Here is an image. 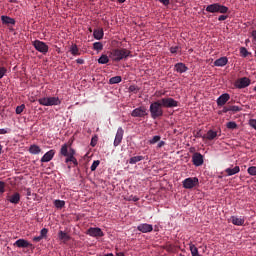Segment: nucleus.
<instances>
[{
    "mask_svg": "<svg viewBox=\"0 0 256 256\" xmlns=\"http://www.w3.org/2000/svg\"><path fill=\"white\" fill-rule=\"evenodd\" d=\"M179 102L173 97H163L159 101L150 104V114L152 119L162 118L164 114L163 107H178Z\"/></svg>",
    "mask_w": 256,
    "mask_h": 256,
    "instance_id": "1",
    "label": "nucleus"
},
{
    "mask_svg": "<svg viewBox=\"0 0 256 256\" xmlns=\"http://www.w3.org/2000/svg\"><path fill=\"white\" fill-rule=\"evenodd\" d=\"M75 154V149L69 148L68 144H62L60 155L66 156V163L72 162L74 166H78V161L75 158Z\"/></svg>",
    "mask_w": 256,
    "mask_h": 256,
    "instance_id": "2",
    "label": "nucleus"
},
{
    "mask_svg": "<svg viewBox=\"0 0 256 256\" xmlns=\"http://www.w3.org/2000/svg\"><path fill=\"white\" fill-rule=\"evenodd\" d=\"M130 54L131 50L128 49H113L111 50L110 58L115 62H119L128 59Z\"/></svg>",
    "mask_w": 256,
    "mask_h": 256,
    "instance_id": "3",
    "label": "nucleus"
},
{
    "mask_svg": "<svg viewBox=\"0 0 256 256\" xmlns=\"http://www.w3.org/2000/svg\"><path fill=\"white\" fill-rule=\"evenodd\" d=\"M206 12L209 13H227L229 12V8L225 5H221V3H212L211 5H207Z\"/></svg>",
    "mask_w": 256,
    "mask_h": 256,
    "instance_id": "4",
    "label": "nucleus"
},
{
    "mask_svg": "<svg viewBox=\"0 0 256 256\" xmlns=\"http://www.w3.org/2000/svg\"><path fill=\"white\" fill-rule=\"evenodd\" d=\"M38 103L41 104V106H59L61 104V100L59 97H41L38 100Z\"/></svg>",
    "mask_w": 256,
    "mask_h": 256,
    "instance_id": "5",
    "label": "nucleus"
},
{
    "mask_svg": "<svg viewBox=\"0 0 256 256\" xmlns=\"http://www.w3.org/2000/svg\"><path fill=\"white\" fill-rule=\"evenodd\" d=\"M33 46L36 51L41 52V54L46 55L47 52H49V45H47L45 42H42V40H34Z\"/></svg>",
    "mask_w": 256,
    "mask_h": 256,
    "instance_id": "6",
    "label": "nucleus"
},
{
    "mask_svg": "<svg viewBox=\"0 0 256 256\" xmlns=\"http://www.w3.org/2000/svg\"><path fill=\"white\" fill-rule=\"evenodd\" d=\"M147 114V107L145 106L136 107V109H133V111L131 112L132 118H145Z\"/></svg>",
    "mask_w": 256,
    "mask_h": 256,
    "instance_id": "7",
    "label": "nucleus"
},
{
    "mask_svg": "<svg viewBox=\"0 0 256 256\" xmlns=\"http://www.w3.org/2000/svg\"><path fill=\"white\" fill-rule=\"evenodd\" d=\"M182 185L187 190H192L195 188V186L199 185V178L193 177V178H186L184 181H182Z\"/></svg>",
    "mask_w": 256,
    "mask_h": 256,
    "instance_id": "8",
    "label": "nucleus"
},
{
    "mask_svg": "<svg viewBox=\"0 0 256 256\" xmlns=\"http://www.w3.org/2000/svg\"><path fill=\"white\" fill-rule=\"evenodd\" d=\"M251 84V80L249 77H241L240 79L235 80L234 86L237 89H244L245 87H249Z\"/></svg>",
    "mask_w": 256,
    "mask_h": 256,
    "instance_id": "9",
    "label": "nucleus"
},
{
    "mask_svg": "<svg viewBox=\"0 0 256 256\" xmlns=\"http://www.w3.org/2000/svg\"><path fill=\"white\" fill-rule=\"evenodd\" d=\"M86 233H87V235H90V237H95V238L104 237L103 230H101V228L98 226H96V227L91 226L90 228H88Z\"/></svg>",
    "mask_w": 256,
    "mask_h": 256,
    "instance_id": "10",
    "label": "nucleus"
},
{
    "mask_svg": "<svg viewBox=\"0 0 256 256\" xmlns=\"http://www.w3.org/2000/svg\"><path fill=\"white\" fill-rule=\"evenodd\" d=\"M14 245L19 249H27L29 247H33L32 243L28 242V240H25V238H19L18 240H16Z\"/></svg>",
    "mask_w": 256,
    "mask_h": 256,
    "instance_id": "11",
    "label": "nucleus"
},
{
    "mask_svg": "<svg viewBox=\"0 0 256 256\" xmlns=\"http://www.w3.org/2000/svg\"><path fill=\"white\" fill-rule=\"evenodd\" d=\"M192 163L195 166H201L204 163V157L201 153H194L192 155Z\"/></svg>",
    "mask_w": 256,
    "mask_h": 256,
    "instance_id": "12",
    "label": "nucleus"
},
{
    "mask_svg": "<svg viewBox=\"0 0 256 256\" xmlns=\"http://www.w3.org/2000/svg\"><path fill=\"white\" fill-rule=\"evenodd\" d=\"M55 153H56L55 149H50L49 151H47V153L44 154V156H42L40 161L42 163H48L49 161L53 160Z\"/></svg>",
    "mask_w": 256,
    "mask_h": 256,
    "instance_id": "13",
    "label": "nucleus"
},
{
    "mask_svg": "<svg viewBox=\"0 0 256 256\" xmlns=\"http://www.w3.org/2000/svg\"><path fill=\"white\" fill-rule=\"evenodd\" d=\"M137 230L142 233H150L153 232V225L150 223H141L137 226Z\"/></svg>",
    "mask_w": 256,
    "mask_h": 256,
    "instance_id": "14",
    "label": "nucleus"
},
{
    "mask_svg": "<svg viewBox=\"0 0 256 256\" xmlns=\"http://www.w3.org/2000/svg\"><path fill=\"white\" fill-rule=\"evenodd\" d=\"M125 131L123 128H118L114 139V146H119L122 143Z\"/></svg>",
    "mask_w": 256,
    "mask_h": 256,
    "instance_id": "15",
    "label": "nucleus"
},
{
    "mask_svg": "<svg viewBox=\"0 0 256 256\" xmlns=\"http://www.w3.org/2000/svg\"><path fill=\"white\" fill-rule=\"evenodd\" d=\"M7 200L10 201V203H13L14 205H18V203H20L21 200V195L18 192L13 193L12 195L7 196Z\"/></svg>",
    "mask_w": 256,
    "mask_h": 256,
    "instance_id": "16",
    "label": "nucleus"
},
{
    "mask_svg": "<svg viewBox=\"0 0 256 256\" xmlns=\"http://www.w3.org/2000/svg\"><path fill=\"white\" fill-rule=\"evenodd\" d=\"M174 71L179 72V74H183L188 71V67L184 62H178L174 65Z\"/></svg>",
    "mask_w": 256,
    "mask_h": 256,
    "instance_id": "17",
    "label": "nucleus"
},
{
    "mask_svg": "<svg viewBox=\"0 0 256 256\" xmlns=\"http://www.w3.org/2000/svg\"><path fill=\"white\" fill-rule=\"evenodd\" d=\"M48 232V228H42V230H40V235L38 237L33 238V242H41V240L47 239Z\"/></svg>",
    "mask_w": 256,
    "mask_h": 256,
    "instance_id": "18",
    "label": "nucleus"
},
{
    "mask_svg": "<svg viewBox=\"0 0 256 256\" xmlns=\"http://www.w3.org/2000/svg\"><path fill=\"white\" fill-rule=\"evenodd\" d=\"M229 99H230V96L228 93L222 94L217 99L218 106H225V104L228 103Z\"/></svg>",
    "mask_w": 256,
    "mask_h": 256,
    "instance_id": "19",
    "label": "nucleus"
},
{
    "mask_svg": "<svg viewBox=\"0 0 256 256\" xmlns=\"http://www.w3.org/2000/svg\"><path fill=\"white\" fill-rule=\"evenodd\" d=\"M230 221L234 224V225H237V226H242L244 225L245 223V220L244 218L242 217H238V216H231L230 217Z\"/></svg>",
    "mask_w": 256,
    "mask_h": 256,
    "instance_id": "20",
    "label": "nucleus"
},
{
    "mask_svg": "<svg viewBox=\"0 0 256 256\" xmlns=\"http://www.w3.org/2000/svg\"><path fill=\"white\" fill-rule=\"evenodd\" d=\"M1 20H2V24H6V25H10V24L15 25L16 23L15 18L8 17L7 15H2Z\"/></svg>",
    "mask_w": 256,
    "mask_h": 256,
    "instance_id": "21",
    "label": "nucleus"
},
{
    "mask_svg": "<svg viewBox=\"0 0 256 256\" xmlns=\"http://www.w3.org/2000/svg\"><path fill=\"white\" fill-rule=\"evenodd\" d=\"M227 64H228L227 57H220V59H217L214 61V66H217V67L227 66Z\"/></svg>",
    "mask_w": 256,
    "mask_h": 256,
    "instance_id": "22",
    "label": "nucleus"
},
{
    "mask_svg": "<svg viewBox=\"0 0 256 256\" xmlns=\"http://www.w3.org/2000/svg\"><path fill=\"white\" fill-rule=\"evenodd\" d=\"M94 39L101 40L104 36V29L103 28H95L94 29Z\"/></svg>",
    "mask_w": 256,
    "mask_h": 256,
    "instance_id": "23",
    "label": "nucleus"
},
{
    "mask_svg": "<svg viewBox=\"0 0 256 256\" xmlns=\"http://www.w3.org/2000/svg\"><path fill=\"white\" fill-rule=\"evenodd\" d=\"M240 166H235L234 168H226L225 172L228 176L237 175L240 173Z\"/></svg>",
    "mask_w": 256,
    "mask_h": 256,
    "instance_id": "24",
    "label": "nucleus"
},
{
    "mask_svg": "<svg viewBox=\"0 0 256 256\" xmlns=\"http://www.w3.org/2000/svg\"><path fill=\"white\" fill-rule=\"evenodd\" d=\"M29 151L32 155H39V153H41V148L38 146V144H32Z\"/></svg>",
    "mask_w": 256,
    "mask_h": 256,
    "instance_id": "25",
    "label": "nucleus"
},
{
    "mask_svg": "<svg viewBox=\"0 0 256 256\" xmlns=\"http://www.w3.org/2000/svg\"><path fill=\"white\" fill-rule=\"evenodd\" d=\"M189 250L192 256H201L199 253V248L195 247L193 243H190Z\"/></svg>",
    "mask_w": 256,
    "mask_h": 256,
    "instance_id": "26",
    "label": "nucleus"
},
{
    "mask_svg": "<svg viewBox=\"0 0 256 256\" xmlns=\"http://www.w3.org/2000/svg\"><path fill=\"white\" fill-rule=\"evenodd\" d=\"M143 160H144V156H133L132 158L129 159V164L136 165V163Z\"/></svg>",
    "mask_w": 256,
    "mask_h": 256,
    "instance_id": "27",
    "label": "nucleus"
},
{
    "mask_svg": "<svg viewBox=\"0 0 256 256\" xmlns=\"http://www.w3.org/2000/svg\"><path fill=\"white\" fill-rule=\"evenodd\" d=\"M58 237L60 240H63L64 242H68L70 240L68 233L63 232V230H60V232L58 233Z\"/></svg>",
    "mask_w": 256,
    "mask_h": 256,
    "instance_id": "28",
    "label": "nucleus"
},
{
    "mask_svg": "<svg viewBox=\"0 0 256 256\" xmlns=\"http://www.w3.org/2000/svg\"><path fill=\"white\" fill-rule=\"evenodd\" d=\"M217 137V132L216 131H213V129H210L206 136H203V138H206V139H209V140H212V139H215Z\"/></svg>",
    "mask_w": 256,
    "mask_h": 256,
    "instance_id": "29",
    "label": "nucleus"
},
{
    "mask_svg": "<svg viewBox=\"0 0 256 256\" xmlns=\"http://www.w3.org/2000/svg\"><path fill=\"white\" fill-rule=\"evenodd\" d=\"M70 52L72 55H81V52L79 50V47L77 46V44H72L70 47Z\"/></svg>",
    "mask_w": 256,
    "mask_h": 256,
    "instance_id": "30",
    "label": "nucleus"
},
{
    "mask_svg": "<svg viewBox=\"0 0 256 256\" xmlns=\"http://www.w3.org/2000/svg\"><path fill=\"white\" fill-rule=\"evenodd\" d=\"M54 205L56 208L61 209L64 208L66 205V201L64 200H54Z\"/></svg>",
    "mask_w": 256,
    "mask_h": 256,
    "instance_id": "31",
    "label": "nucleus"
},
{
    "mask_svg": "<svg viewBox=\"0 0 256 256\" xmlns=\"http://www.w3.org/2000/svg\"><path fill=\"white\" fill-rule=\"evenodd\" d=\"M108 62H109V57L108 55H105V54H102L100 56V59H98L99 64H108Z\"/></svg>",
    "mask_w": 256,
    "mask_h": 256,
    "instance_id": "32",
    "label": "nucleus"
},
{
    "mask_svg": "<svg viewBox=\"0 0 256 256\" xmlns=\"http://www.w3.org/2000/svg\"><path fill=\"white\" fill-rule=\"evenodd\" d=\"M119 82H122L121 76H114V77H111L109 80V84H119Z\"/></svg>",
    "mask_w": 256,
    "mask_h": 256,
    "instance_id": "33",
    "label": "nucleus"
},
{
    "mask_svg": "<svg viewBox=\"0 0 256 256\" xmlns=\"http://www.w3.org/2000/svg\"><path fill=\"white\" fill-rule=\"evenodd\" d=\"M103 47L104 45L102 44V42H94L93 44L94 51H103Z\"/></svg>",
    "mask_w": 256,
    "mask_h": 256,
    "instance_id": "34",
    "label": "nucleus"
},
{
    "mask_svg": "<svg viewBox=\"0 0 256 256\" xmlns=\"http://www.w3.org/2000/svg\"><path fill=\"white\" fill-rule=\"evenodd\" d=\"M100 160L99 159H96L90 166V170L91 171H95L97 170L98 166L100 165Z\"/></svg>",
    "mask_w": 256,
    "mask_h": 256,
    "instance_id": "35",
    "label": "nucleus"
},
{
    "mask_svg": "<svg viewBox=\"0 0 256 256\" xmlns=\"http://www.w3.org/2000/svg\"><path fill=\"white\" fill-rule=\"evenodd\" d=\"M7 67L0 66V79H3V77L7 76Z\"/></svg>",
    "mask_w": 256,
    "mask_h": 256,
    "instance_id": "36",
    "label": "nucleus"
},
{
    "mask_svg": "<svg viewBox=\"0 0 256 256\" xmlns=\"http://www.w3.org/2000/svg\"><path fill=\"white\" fill-rule=\"evenodd\" d=\"M226 126H227L228 129H236L238 127L237 122H235V121L227 122Z\"/></svg>",
    "mask_w": 256,
    "mask_h": 256,
    "instance_id": "37",
    "label": "nucleus"
},
{
    "mask_svg": "<svg viewBox=\"0 0 256 256\" xmlns=\"http://www.w3.org/2000/svg\"><path fill=\"white\" fill-rule=\"evenodd\" d=\"M161 139V136H153L152 139H150L149 144L150 145H156Z\"/></svg>",
    "mask_w": 256,
    "mask_h": 256,
    "instance_id": "38",
    "label": "nucleus"
},
{
    "mask_svg": "<svg viewBox=\"0 0 256 256\" xmlns=\"http://www.w3.org/2000/svg\"><path fill=\"white\" fill-rule=\"evenodd\" d=\"M247 171L249 175L256 176V166H250Z\"/></svg>",
    "mask_w": 256,
    "mask_h": 256,
    "instance_id": "39",
    "label": "nucleus"
},
{
    "mask_svg": "<svg viewBox=\"0 0 256 256\" xmlns=\"http://www.w3.org/2000/svg\"><path fill=\"white\" fill-rule=\"evenodd\" d=\"M24 109H26L25 104H21L20 106L16 107V114H21L23 113Z\"/></svg>",
    "mask_w": 256,
    "mask_h": 256,
    "instance_id": "40",
    "label": "nucleus"
},
{
    "mask_svg": "<svg viewBox=\"0 0 256 256\" xmlns=\"http://www.w3.org/2000/svg\"><path fill=\"white\" fill-rule=\"evenodd\" d=\"M240 54L243 56V57H247L249 55V50L246 49V47H241L240 49Z\"/></svg>",
    "mask_w": 256,
    "mask_h": 256,
    "instance_id": "41",
    "label": "nucleus"
},
{
    "mask_svg": "<svg viewBox=\"0 0 256 256\" xmlns=\"http://www.w3.org/2000/svg\"><path fill=\"white\" fill-rule=\"evenodd\" d=\"M230 111H232L233 113H238L241 111V107L240 106H229Z\"/></svg>",
    "mask_w": 256,
    "mask_h": 256,
    "instance_id": "42",
    "label": "nucleus"
},
{
    "mask_svg": "<svg viewBox=\"0 0 256 256\" xmlns=\"http://www.w3.org/2000/svg\"><path fill=\"white\" fill-rule=\"evenodd\" d=\"M129 91L133 92L134 94H137L139 92L138 86H129Z\"/></svg>",
    "mask_w": 256,
    "mask_h": 256,
    "instance_id": "43",
    "label": "nucleus"
},
{
    "mask_svg": "<svg viewBox=\"0 0 256 256\" xmlns=\"http://www.w3.org/2000/svg\"><path fill=\"white\" fill-rule=\"evenodd\" d=\"M179 49H180V47L178 45H176L175 47H170V52L172 54H177Z\"/></svg>",
    "mask_w": 256,
    "mask_h": 256,
    "instance_id": "44",
    "label": "nucleus"
},
{
    "mask_svg": "<svg viewBox=\"0 0 256 256\" xmlns=\"http://www.w3.org/2000/svg\"><path fill=\"white\" fill-rule=\"evenodd\" d=\"M0 193H5V182L0 181Z\"/></svg>",
    "mask_w": 256,
    "mask_h": 256,
    "instance_id": "45",
    "label": "nucleus"
},
{
    "mask_svg": "<svg viewBox=\"0 0 256 256\" xmlns=\"http://www.w3.org/2000/svg\"><path fill=\"white\" fill-rule=\"evenodd\" d=\"M250 126L256 130V119H250Z\"/></svg>",
    "mask_w": 256,
    "mask_h": 256,
    "instance_id": "46",
    "label": "nucleus"
},
{
    "mask_svg": "<svg viewBox=\"0 0 256 256\" xmlns=\"http://www.w3.org/2000/svg\"><path fill=\"white\" fill-rule=\"evenodd\" d=\"M97 141H98V138H97V137L92 138V139H91V142H90V145H91V146H96V145H97Z\"/></svg>",
    "mask_w": 256,
    "mask_h": 256,
    "instance_id": "47",
    "label": "nucleus"
},
{
    "mask_svg": "<svg viewBox=\"0 0 256 256\" xmlns=\"http://www.w3.org/2000/svg\"><path fill=\"white\" fill-rule=\"evenodd\" d=\"M7 133H10V129H8V128H1L0 129V134H7Z\"/></svg>",
    "mask_w": 256,
    "mask_h": 256,
    "instance_id": "48",
    "label": "nucleus"
},
{
    "mask_svg": "<svg viewBox=\"0 0 256 256\" xmlns=\"http://www.w3.org/2000/svg\"><path fill=\"white\" fill-rule=\"evenodd\" d=\"M227 19H228V15H220L219 18H218V20L220 22H222L223 20H227Z\"/></svg>",
    "mask_w": 256,
    "mask_h": 256,
    "instance_id": "49",
    "label": "nucleus"
},
{
    "mask_svg": "<svg viewBox=\"0 0 256 256\" xmlns=\"http://www.w3.org/2000/svg\"><path fill=\"white\" fill-rule=\"evenodd\" d=\"M26 195H27V197H31V195H32L31 188H26Z\"/></svg>",
    "mask_w": 256,
    "mask_h": 256,
    "instance_id": "50",
    "label": "nucleus"
},
{
    "mask_svg": "<svg viewBox=\"0 0 256 256\" xmlns=\"http://www.w3.org/2000/svg\"><path fill=\"white\" fill-rule=\"evenodd\" d=\"M159 2L163 3V5L167 6L170 3V0H159Z\"/></svg>",
    "mask_w": 256,
    "mask_h": 256,
    "instance_id": "51",
    "label": "nucleus"
},
{
    "mask_svg": "<svg viewBox=\"0 0 256 256\" xmlns=\"http://www.w3.org/2000/svg\"><path fill=\"white\" fill-rule=\"evenodd\" d=\"M162 146H165V141H159L157 148H162Z\"/></svg>",
    "mask_w": 256,
    "mask_h": 256,
    "instance_id": "52",
    "label": "nucleus"
},
{
    "mask_svg": "<svg viewBox=\"0 0 256 256\" xmlns=\"http://www.w3.org/2000/svg\"><path fill=\"white\" fill-rule=\"evenodd\" d=\"M251 36L253 37V40L256 42V30H252Z\"/></svg>",
    "mask_w": 256,
    "mask_h": 256,
    "instance_id": "53",
    "label": "nucleus"
},
{
    "mask_svg": "<svg viewBox=\"0 0 256 256\" xmlns=\"http://www.w3.org/2000/svg\"><path fill=\"white\" fill-rule=\"evenodd\" d=\"M231 111L230 106L229 107H223V113H228Z\"/></svg>",
    "mask_w": 256,
    "mask_h": 256,
    "instance_id": "54",
    "label": "nucleus"
},
{
    "mask_svg": "<svg viewBox=\"0 0 256 256\" xmlns=\"http://www.w3.org/2000/svg\"><path fill=\"white\" fill-rule=\"evenodd\" d=\"M76 62H77V64H84L85 60H83V59H77Z\"/></svg>",
    "mask_w": 256,
    "mask_h": 256,
    "instance_id": "55",
    "label": "nucleus"
},
{
    "mask_svg": "<svg viewBox=\"0 0 256 256\" xmlns=\"http://www.w3.org/2000/svg\"><path fill=\"white\" fill-rule=\"evenodd\" d=\"M130 198H131V200H133V201H138V200H139L138 196H131Z\"/></svg>",
    "mask_w": 256,
    "mask_h": 256,
    "instance_id": "56",
    "label": "nucleus"
},
{
    "mask_svg": "<svg viewBox=\"0 0 256 256\" xmlns=\"http://www.w3.org/2000/svg\"><path fill=\"white\" fill-rule=\"evenodd\" d=\"M116 256H126V255L123 252H118V253H116Z\"/></svg>",
    "mask_w": 256,
    "mask_h": 256,
    "instance_id": "57",
    "label": "nucleus"
},
{
    "mask_svg": "<svg viewBox=\"0 0 256 256\" xmlns=\"http://www.w3.org/2000/svg\"><path fill=\"white\" fill-rule=\"evenodd\" d=\"M104 256H115L113 253H106Z\"/></svg>",
    "mask_w": 256,
    "mask_h": 256,
    "instance_id": "58",
    "label": "nucleus"
},
{
    "mask_svg": "<svg viewBox=\"0 0 256 256\" xmlns=\"http://www.w3.org/2000/svg\"><path fill=\"white\" fill-rule=\"evenodd\" d=\"M2 151H3V146H2V144H0V155H1Z\"/></svg>",
    "mask_w": 256,
    "mask_h": 256,
    "instance_id": "59",
    "label": "nucleus"
},
{
    "mask_svg": "<svg viewBox=\"0 0 256 256\" xmlns=\"http://www.w3.org/2000/svg\"><path fill=\"white\" fill-rule=\"evenodd\" d=\"M119 3H125L126 0H118Z\"/></svg>",
    "mask_w": 256,
    "mask_h": 256,
    "instance_id": "60",
    "label": "nucleus"
},
{
    "mask_svg": "<svg viewBox=\"0 0 256 256\" xmlns=\"http://www.w3.org/2000/svg\"><path fill=\"white\" fill-rule=\"evenodd\" d=\"M197 136H201L200 132H197Z\"/></svg>",
    "mask_w": 256,
    "mask_h": 256,
    "instance_id": "61",
    "label": "nucleus"
},
{
    "mask_svg": "<svg viewBox=\"0 0 256 256\" xmlns=\"http://www.w3.org/2000/svg\"><path fill=\"white\" fill-rule=\"evenodd\" d=\"M129 56L132 57V54L130 53Z\"/></svg>",
    "mask_w": 256,
    "mask_h": 256,
    "instance_id": "62",
    "label": "nucleus"
},
{
    "mask_svg": "<svg viewBox=\"0 0 256 256\" xmlns=\"http://www.w3.org/2000/svg\"><path fill=\"white\" fill-rule=\"evenodd\" d=\"M254 91H256V86L254 87Z\"/></svg>",
    "mask_w": 256,
    "mask_h": 256,
    "instance_id": "63",
    "label": "nucleus"
},
{
    "mask_svg": "<svg viewBox=\"0 0 256 256\" xmlns=\"http://www.w3.org/2000/svg\"><path fill=\"white\" fill-rule=\"evenodd\" d=\"M91 2H94V0H91Z\"/></svg>",
    "mask_w": 256,
    "mask_h": 256,
    "instance_id": "64",
    "label": "nucleus"
}]
</instances>
